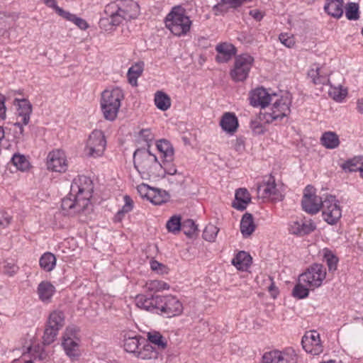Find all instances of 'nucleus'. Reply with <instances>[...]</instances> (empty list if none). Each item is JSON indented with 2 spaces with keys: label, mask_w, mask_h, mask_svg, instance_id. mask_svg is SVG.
I'll use <instances>...</instances> for the list:
<instances>
[{
  "label": "nucleus",
  "mask_w": 363,
  "mask_h": 363,
  "mask_svg": "<svg viewBox=\"0 0 363 363\" xmlns=\"http://www.w3.org/2000/svg\"><path fill=\"white\" fill-rule=\"evenodd\" d=\"M301 206L305 212L311 215L322 209L323 219L330 225L335 224L342 216V210L335 196L328 195L323 200L315 194V189L311 185L304 189Z\"/></svg>",
  "instance_id": "nucleus-1"
},
{
  "label": "nucleus",
  "mask_w": 363,
  "mask_h": 363,
  "mask_svg": "<svg viewBox=\"0 0 363 363\" xmlns=\"http://www.w3.org/2000/svg\"><path fill=\"white\" fill-rule=\"evenodd\" d=\"M106 17L99 20L100 28L111 30L123 21L136 18L140 14V6L133 0H116L108 4L104 9Z\"/></svg>",
  "instance_id": "nucleus-2"
},
{
  "label": "nucleus",
  "mask_w": 363,
  "mask_h": 363,
  "mask_svg": "<svg viewBox=\"0 0 363 363\" xmlns=\"http://www.w3.org/2000/svg\"><path fill=\"white\" fill-rule=\"evenodd\" d=\"M133 163L143 179H158L162 177V164L149 149H137L133 154Z\"/></svg>",
  "instance_id": "nucleus-3"
},
{
  "label": "nucleus",
  "mask_w": 363,
  "mask_h": 363,
  "mask_svg": "<svg viewBox=\"0 0 363 363\" xmlns=\"http://www.w3.org/2000/svg\"><path fill=\"white\" fill-rule=\"evenodd\" d=\"M124 95L122 89L114 88L105 90L101 94V108L104 118L110 121H114L121 107Z\"/></svg>",
  "instance_id": "nucleus-4"
},
{
  "label": "nucleus",
  "mask_w": 363,
  "mask_h": 363,
  "mask_svg": "<svg viewBox=\"0 0 363 363\" xmlns=\"http://www.w3.org/2000/svg\"><path fill=\"white\" fill-rule=\"evenodd\" d=\"M164 23L171 33L177 36L186 35L191 26V21L181 6L174 7L166 16Z\"/></svg>",
  "instance_id": "nucleus-5"
},
{
  "label": "nucleus",
  "mask_w": 363,
  "mask_h": 363,
  "mask_svg": "<svg viewBox=\"0 0 363 363\" xmlns=\"http://www.w3.org/2000/svg\"><path fill=\"white\" fill-rule=\"evenodd\" d=\"M291 102V94L289 92L284 93L273 102L270 111L263 113L264 119L268 123L281 121L290 113Z\"/></svg>",
  "instance_id": "nucleus-6"
},
{
  "label": "nucleus",
  "mask_w": 363,
  "mask_h": 363,
  "mask_svg": "<svg viewBox=\"0 0 363 363\" xmlns=\"http://www.w3.org/2000/svg\"><path fill=\"white\" fill-rule=\"evenodd\" d=\"M326 277V270L321 264L314 263L299 275V280L304 283L311 290H314L322 285Z\"/></svg>",
  "instance_id": "nucleus-7"
},
{
  "label": "nucleus",
  "mask_w": 363,
  "mask_h": 363,
  "mask_svg": "<svg viewBox=\"0 0 363 363\" xmlns=\"http://www.w3.org/2000/svg\"><path fill=\"white\" fill-rule=\"evenodd\" d=\"M106 147L104 133L100 130H94L89 135L84 148V152L89 157H101Z\"/></svg>",
  "instance_id": "nucleus-8"
},
{
  "label": "nucleus",
  "mask_w": 363,
  "mask_h": 363,
  "mask_svg": "<svg viewBox=\"0 0 363 363\" xmlns=\"http://www.w3.org/2000/svg\"><path fill=\"white\" fill-rule=\"evenodd\" d=\"M71 194L78 196L81 200H85L88 206L90 204V199L94 191L92 180L86 176L81 175L74 178L70 186Z\"/></svg>",
  "instance_id": "nucleus-9"
},
{
  "label": "nucleus",
  "mask_w": 363,
  "mask_h": 363,
  "mask_svg": "<svg viewBox=\"0 0 363 363\" xmlns=\"http://www.w3.org/2000/svg\"><path fill=\"white\" fill-rule=\"evenodd\" d=\"M254 62V58L248 54H242L235 57L233 68L230 75L235 82H244L248 77Z\"/></svg>",
  "instance_id": "nucleus-10"
},
{
  "label": "nucleus",
  "mask_w": 363,
  "mask_h": 363,
  "mask_svg": "<svg viewBox=\"0 0 363 363\" xmlns=\"http://www.w3.org/2000/svg\"><path fill=\"white\" fill-rule=\"evenodd\" d=\"M183 309L182 302L176 296H160L158 311L167 318L180 315L183 312Z\"/></svg>",
  "instance_id": "nucleus-11"
},
{
  "label": "nucleus",
  "mask_w": 363,
  "mask_h": 363,
  "mask_svg": "<svg viewBox=\"0 0 363 363\" xmlns=\"http://www.w3.org/2000/svg\"><path fill=\"white\" fill-rule=\"evenodd\" d=\"M85 203V200H81L78 196L72 195L70 191L68 196L62 199L61 208L64 214L73 216L87 209L88 206Z\"/></svg>",
  "instance_id": "nucleus-12"
},
{
  "label": "nucleus",
  "mask_w": 363,
  "mask_h": 363,
  "mask_svg": "<svg viewBox=\"0 0 363 363\" xmlns=\"http://www.w3.org/2000/svg\"><path fill=\"white\" fill-rule=\"evenodd\" d=\"M263 363H297L296 354L293 350L284 352L272 350L265 352L262 357Z\"/></svg>",
  "instance_id": "nucleus-13"
},
{
  "label": "nucleus",
  "mask_w": 363,
  "mask_h": 363,
  "mask_svg": "<svg viewBox=\"0 0 363 363\" xmlns=\"http://www.w3.org/2000/svg\"><path fill=\"white\" fill-rule=\"evenodd\" d=\"M301 344L304 350L313 355H318L323 350L320 335L315 330L306 333L302 337Z\"/></svg>",
  "instance_id": "nucleus-14"
},
{
  "label": "nucleus",
  "mask_w": 363,
  "mask_h": 363,
  "mask_svg": "<svg viewBox=\"0 0 363 363\" xmlns=\"http://www.w3.org/2000/svg\"><path fill=\"white\" fill-rule=\"evenodd\" d=\"M63 350L71 361L79 359L81 356L79 340L68 336L67 334L62 337V344Z\"/></svg>",
  "instance_id": "nucleus-15"
},
{
  "label": "nucleus",
  "mask_w": 363,
  "mask_h": 363,
  "mask_svg": "<svg viewBox=\"0 0 363 363\" xmlns=\"http://www.w3.org/2000/svg\"><path fill=\"white\" fill-rule=\"evenodd\" d=\"M273 96L276 94L271 95L263 87H259L250 91V104L253 107L265 108L273 101Z\"/></svg>",
  "instance_id": "nucleus-16"
},
{
  "label": "nucleus",
  "mask_w": 363,
  "mask_h": 363,
  "mask_svg": "<svg viewBox=\"0 0 363 363\" xmlns=\"http://www.w3.org/2000/svg\"><path fill=\"white\" fill-rule=\"evenodd\" d=\"M47 160L49 169L57 172H65L67 170V160L62 151L57 150L50 152Z\"/></svg>",
  "instance_id": "nucleus-17"
},
{
  "label": "nucleus",
  "mask_w": 363,
  "mask_h": 363,
  "mask_svg": "<svg viewBox=\"0 0 363 363\" xmlns=\"http://www.w3.org/2000/svg\"><path fill=\"white\" fill-rule=\"evenodd\" d=\"M160 296L138 294L135 297L136 306L147 311H158Z\"/></svg>",
  "instance_id": "nucleus-18"
},
{
  "label": "nucleus",
  "mask_w": 363,
  "mask_h": 363,
  "mask_svg": "<svg viewBox=\"0 0 363 363\" xmlns=\"http://www.w3.org/2000/svg\"><path fill=\"white\" fill-rule=\"evenodd\" d=\"M216 50L218 52L216 60L219 63L228 62L236 53L235 47L232 44L226 43L217 45Z\"/></svg>",
  "instance_id": "nucleus-19"
},
{
  "label": "nucleus",
  "mask_w": 363,
  "mask_h": 363,
  "mask_svg": "<svg viewBox=\"0 0 363 363\" xmlns=\"http://www.w3.org/2000/svg\"><path fill=\"white\" fill-rule=\"evenodd\" d=\"M14 104L18 106V115L22 117L23 123L25 125H28L33 111L32 104L26 99H15Z\"/></svg>",
  "instance_id": "nucleus-20"
},
{
  "label": "nucleus",
  "mask_w": 363,
  "mask_h": 363,
  "mask_svg": "<svg viewBox=\"0 0 363 363\" xmlns=\"http://www.w3.org/2000/svg\"><path fill=\"white\" fill-rule=\"evenodd\" d=\"M315 229L313 223H303L299 221H292L289 224V231L291 234L303 236L308 235Z\"/></svg>",
  "instance_id": "nucleus-21"
},
{
  "label": "nucleus",
  "mask_w": 363,
  "mask_h": 363,
  "mask_svg": "<svg viewBox=\"0 0 363 363\" xmlns=\"http://www.w3.org/2000/svg\"><path fill=\"white\" fill-rule=\"evenodd\" d=\"M220 125L224 131L233 134L239 125L238 118L234 113L226 112L221 117Z\"/></svg>",
  "instance_id": "nucleus-22"
},
{
  "label": "nucleus",
  "mask_w": 363,
  "mask_h": 363,
  "mask_svg": "<svg viewBox=\"0 0 363 363\" xmlns=\"http://www.w3.org/2000/svg\"><path fill=\"white\" fill-rule=\"evenodd\" d=\"M308 77L311 79V81L315 85H326L329 83L328 74L324 73L318 65L312 66L308 72Z\"/></svg>",
  "instance_id": "nucleus-23"
},
{
  "label": "nucleus",
  "mask_w": 363,
  "mask_h": 363,
  "mask_svg": "<svg viewBox=\"0 0 363 363\" xmlns=\"http://www.w3.org/2000/svg\"><path fill=\"white\" fill-rule=\"evenodd\" d=\"M251 197L246 189L240 188L236 190L235 194V201L232 206L237 210L244 211L247 205L250 202Z\"/></svg>",
  "instance_id": "nucleus-24"
},
{
  "label": "nucleus",
  "mask_w": 363,
  "mask_h": 363,
  "mask_svg": "<svg viewBox=\"0 0 363 363\" xmlns=\"http://www.w3.org/2000/svg\"><path fill=\"white\" fill-rule=\"evenodd\" d=\"M257 191L263 198H267L272 195H276L277 193V189L274 177L272 175L268 177L267 179L264 181L263 184L258 186Z\"/></svg>",
  "instance_id": "nucleus-25"
},
{
  "label": "nucleus",
  "mask_w": 363,
  "mask_h": 363,
  "mask_svg": "<svg viewBox=\"0 0 363 363\" xmlns=\"http://www.w3.org/2000/svg\"><path fill=\"white\" fill-rule=\"evenodd\" d=\"M343 0H326L324 9L328 15L340 18L343 14Z\"/></svg>",
  "instance_id": "nucleus-26"
},
{
  "label": "nucleus",
  "mask_w": 363,
  "mask_h": 363,
  "mask_svg": "<svg viewBox=\"0 0 363 363\" xmlns=\"http://www.w3.org/2000/svg\"><path fill=\"white\" fill-rule=\"evenodd\" d=\"M252 263V257L245 251L239 252L232 259V264L238 270L246 271Z\"/></svg>",
  "instance_id": "nucleus-27"
},
{
  "label": "nucleus",
  "mask_w": 363,
  "mask_h": 363,
  "mask_svg": "<svg viewBox=\"0 0 363 363\" xmlns=\"http://www.w3.org/2000/svg\"><path fill=\"white\" fill-rule=\"evenodd\" d=\"M253 216L250 213H245L240 221V232L244 238H247L252 234L255 230Z\"/></svg>",
  "instance_id": "nucleus-28"
},
{
  "label": "nucleus",
  "mask_w": 363,
  "mask_h": 363,
  "mask_svg": "<svg viewBox=\"0 0 363 363\" xmlns=\"http://www.w3.org/2000/svg\"><path fill=\"white\" fill-rule=\"evenodd\" d=\"M320 144L327 149L337 148L340 143L339 136L335 132L326 131L320 137Z\"/></svg>",
  "instance_id": "nucleus-29"
},
{
  "label": "nucleus",
  "mask_w": 363,
  "mask_h": 363,
  "mask_svg": "<svg viewBox=\"0 0 363 363\" xmlns=\"http://www.w3.org/2000/svg\"><path fill=\"white\" fill-rule=\"evenodd\" d=\"M167 179L172 191L179 193L184 190L186 177L182 172L169 176Z\"/></svg>",
  "instance_id": "nucleus-30"
},
{
  "label": "nucleus",
  "mask_w": 363,
  "mask_h": 363,
  "mask_svg": "<svg viewBox=\"0 0 363 363\" xmlns=\"http://www.w3.org/2000/svg\"><path fill=\"white\" fill-rule=\"evenodd\" d=\"M55 291V286L48 281H42L38 286L39 298L43 301H49Z\"/></svg>",
  "instance_id": "nucleus-31"
},
{
  "label": "nucleus",
  "mask_w": 363,
  "mask_h": 363,
  "mask_svg": "<svg viewBox=\"0 0 363 363\" xmlns=\"http://www.w3.org/2000/svg\"><path fill=\"white\" fill-rule=\"evenodd\" d=\"M157 149L162 155L164 160L167 161H172L174 156V148L171 143L165 140L162 139L156 143Z\"/></svg>",
  "instance_id": "nucleus-32"
},
{
  "label": "nucleus",
  "mask_w": 363,
  "mask_h": 363,
  "mask_svg": "<svg viewBox=\"0 0 363 363\" xmlns=\"http://www.w3.org/2000/svg\"><path fill=\"white\" fill-rule=\"evenodd\" d=\"M148 343L156 347L160 352L163 351L167 346V342L165 338L159 332L148 333Z\"/></svg>",
  "instance_id": "nucleus-33"
},
{
  "label": "nucleus",
  "mask_w": 363,
  "mask_h": 363,
  "mask_svg": "<svg viewBox=\"0 0 363 363\" xmlns=\"http://www.w3.org/2000/svg\"><path fill=\"white\" fill-rule=\"evenodd\" d=\"M156 107L161 111H167L171 106L170 97L162 91H157L154 99Z\"/></svg>",
  "instance_id": "nucleus-34"
},
{
  "label": "nucleus",
  "mask_w": 363,
  "mask_h": 363,
  "mask_svg": "<svg viewBox=\"0 0 363 363\" xmlns=\"http://www.w3.org/2000/svg\"><path fill=\"white\" fill-rule=\"evenodd\" d=\"M160 352L155 347L150 343H146L143 345L142 350L138 352V357L142 359H156L158 357Z\"/></svg>",
  "instance_id": "nucleus-35"
},
{
  "label": "nucleus",
  "mask_w": 363,
  "mask_h": 363,
  "mask_svg": "<svg viewBox=\"0 0 363 363\" xmlns=\"http://www.w3.org/2000/svg\"><path fill=\"white\" fill-rule=\"evenodd\" d=\"M143 62H138L130 67L128 71L127 77L129 83L132 86H137L138 78L142 74L143 71Z\"/></svg>",
  "instance_id": "nucleus-36"
},
{
  "label": "nucleus",
  "mask_w": 363,
  "mask_h": 363,
  "mask_svg": "<svg viewBox=\"0 0 363 363\" xmlns=\"http://www.w3.org/2000/svg\"><path fill=\"white\" fill-rule=\"evenodd\" d=\"M48 325L57 328V329L60 330L65 325L64 313L60 311H54L52 312L49 315Z\"/></svg>",
  "instance_id": "nucleus-37"
},
{
  "label": "nucleus",
  "mask_w": 363,
  "mask_h": 363,
  "mask_svg": "<svg viewBox=\"0 0 363 363\" xmlns=\"http://www.w3.org/2000/svg\"><path fill=\"white\" fill-rule=\"evenodd\" d=\"M39 264L45 271L50 272L56 264V257L51 252H45L40 258Z\"/></svg>",
  "instance_id": "nucleus-38"
},
{
  "label": "nucleus",
  "mask_w": 363,
  "mask_h": 363,
  "mask_svg": "<svg viewBox=\"0 0 363 363\" xmlns=\"http://www.w3.org/2000/svg\"><path fill=\"white\" fill-rule=\"evenodd\" d=\"M123 199L125 204L123 206L122 208L119 210L115 215L113 218L115 222H121L124 218L125 214L129 213L133 210V199L128 195H125Z\"/></svg>",
  "instance_id": "nucleus-39"
},
{
  "label": "nucleus",
  "mask_w": 363,
  "mask_h": 363,
  "mask_svg": "<svg viewBox=\"0 0 363 363\" xmlns=\"http://www.w3.org/2000/svg\"><path fill=\"white\" fill-rule=\"evenodd\" d=\"M362 157H354L353 158L346 160L340 164V167L345 172H353L359 171L360 169L359 164L362 165Z\"/></svg>",
  "instance_id": "nucleus-40"
},
{
  "label": "nucleus",
  "mask_w": 363,
  "mask_h": 363,
  "mask_svg": "<svg viewBox=\"0 0 363 363\" xmlns=\"http://www.w3.org/2000/svg\"><path fill=\"white\" fill-rule=\"evenodd\" d=\"M182 218L180 216L174 215L167 222L166 227L169 232L174 234L178 233L182 228Z\"/></svg>",
  "instance_id": "nucleus-41"
},
{
  "label": "nucleus",
  "mask_w": 363,
  "mask_h": 363,
  "mask_svg": "<svg viewBox=\"0 0 363 363\" xmlns=\"http://www.w3.org/2000/svg\"><path fill=\"white\" fill-rule=\"evenodd\" d=\"M345 16L350 21H357L359 18V5L354 2L348 3L345 7Z\"/></svg>",
  "instance_id": "nucleus-42"
},
{
  "label": "nucleus",
  "mask_w": 363,
  "mask_h": 363,
  "mask_svg": "<svg viewBox=\"0 0 363 363\" xmlns=\"http://www.w3.org/2000/svg\"><path fill=\"white\" fill-rule=\"evenodd\" d=\"M311 288L308 287L304 283H301L298 279V284H296L293 289L292 294L294 297L301 299L308 297Z\"/></svg>",
  "instance_id": "nucleus-43"
},
{
  "label": "nucleus",
  "mask_w": 363,
  "mask_h": 363,
  "mask_svg": "<svg viewBox=\"0 0 363 363\" xmlns=\"http://www.w3.org/2000/svg\"><path fill=\"white\" fill-rule=\"evenodd\" d=\"M140 345L139 337H125L123 347L126 352L130 353L135 352Z\"/></svg>",
  "instance_id": "nucleus-44"
},
{
  "label": "nucleus",
  "mask_w": 363,
  "mask_h": 363,
  "mask_svg": "<svg viewBox=\"0 0 363 363\" xmlns=\"http://www.w3.org/2000/svg\"><path fill=\"white\" fill-rule=\"evenodd\" d=\"M58 331L59 330H57V328L47 325L43 337L44 345H48L52 344L55 341Z\"/></svg>",
  "instance_id": "nucleus-45"
},
{
  "label": "nucleus",
  "mask_w": 363,
  "mask_h": 363,
  "mask_svg": "<svg viewBox=\"0 0 363 363\" xmlns=\"http://www.w3.org/2000/svg\"><path fill=\"white\" fill-rule=\"evenodd\" d=\"M181 230L187 237H192L198 230L197 225L191 219H186L182 223Z\"/></svg>",
  "instance_id": "nucleus-46"
},
{
  "label": "nucleus",
  "mask_w": 363,
  "mask_h": 363,
  "mask_svg": "<svg viewBox=\"0 0 363 363\" xmlns=\"http://www.w3.org/2000/svg\"><path fill=\"white\" fill-rule=\"evenodd\" d=\"M219 232V229L213 224H208L206 226L203 232V238L208 242H213Z\"/></svg>",
  "instance_id": "nucleus-47"
},
{
  "label": "nucleus",
  "mask_w": 363,
  "mask_h": 363,
  "mask_svg": "<svg viewBox=\"0 0 363 363\" xmlns=\"http://www.w3.org/2000/svg\"><path fill=\"white\" fill-rule=\"evenodd\" d=\"M11 162L18 169L21 171L26 170L28 167V162L25 156L19 154L13 155L11 158Z\"/></svg>",
  "instance_id": "nucleus-48"
},
{
  "label": "nucleus",
  "mask_w": 363,
  "mask_h": 363,
  "mask_svg": "<svg viewBox=\"0 0 363 363\" xmlns=\"http://www.w3.org/2000/svg\"><path fill=\"white\" fill-rule=\"evenodd\" d=\"M165 196L162 194V192L156 189L150 191V195H149V201L155 204L160 205L166 201Z\"/></svg>",
  "instance_id": "nucleus-49"
},
{
  "label": "nucleus",
  "mask_w": 363,
  "mask_h": 363,
  "mask_svg": "<svg viewBox=\"0 0 363 363\" xmlns=\"http://www.w3.org/2000/svg\"><path fill=\"white\" fill-rule=\"evenodd\" d=\"M172 161H167L165 160H163V164H162V173L161 177H165L167 175V177L169 176H172L176 174L181 173L180 172H178L177 168L174 165L172 164L170 162Z\"/></svg>",
  "instance_id": "nucleus-50"
},
{
  "label": "nucleus",
  "mask_w": 363,
  "mask_h": 363,
  "mask_svg": "<svg viewBox=\"0 0 363 363\" xmlns=\"http://www.w3.org/2000/svg\"><path fill=\"white\" fill-rule=\"evenodd\" d=\"M324 259L327 263L329 272H334L337 269L338 259L331 252L327 251L325 253Z\"/></svg>",
  "instance_id": "nucleus-51"
},
{
  "label": "nucleus",
  "mask_w": 363,
  "mask_h": 363,
  "mask_svg": "<svg viewBox=\"0 0 363 363\" xmlns=\"http://www.w3.org/2000/svg\"><path fill=\"white\" fill-rule=\"evenodd\" d=\"M140 139L144 141L147 145V148L149 149L150 147V143L154 139V135L152 133L150 129H143L139 133Z\"/></svg>",
  "instance_id": "nucleus-52"
},
{
  "label": "nucleus",
  "mask_w": 363,
  "mask_h": 363,
  "mask_svg": "<svg viewBox=\"0 0 363 363\" xmlns=\"http://www.w3.org/2000/svg\"><path fill=\"white\" fill-rule=\"evenodd\" d=\"M19 267L13 262H6L4 265V273L9 277L13 276L18 271Z\"/></svg>",
  "instance_id": "nucleus-53"
},
{
  "label": "nucleus",
  "mask_w": 363,
  "mask_h": 363,
  "mask_svg": "<svg viewBox=\"0 0 363 363\" xmlns=\"http://www.w3.org/2000/svg\"><path fill=\"white\" fill-rule=\"evenodd\" d=\"M279 39L287 48H291L295 43L294 37L289 35L287 33H281Z\"/></svg>",
  "instance_id": "nucleus-54"
},
{
  "label": "nucleus",
  "mask_w": 363,
  "mask_h": 363,
  "mask_svg": "<svg viewBox=\"0 0 363 363\" xmlns=\"http://www.w3.org/2000/svg\"><path fill=\"white\" fill-rule=\"evenodd\" d=\"M149 288L157 291L167 290L169 289V285L162 281L154 280L150 282Z\"/></svg>",
  "instance_id": "nucleus-55"
},
{
  "label": "nucleus",
  "mask_w": 363,
  "mask_h": 363,
  "mask_svg": "<svg viewBox=\"0 0 363 363\" xmlns=\"http://www.w3.org/2000/svg\"><path fill=\"white\" fill-rule=\"evenodd\" d=\"M250 128L255 134L260 135L264 133V127L258 119L252 120L250 122Z\"/></svg>",
  "instance_id": "nucleus-56"
},
{
  "label": "nucleus",
  "mask_w": 363,
  "mask_h": 363,
  "mask_svg": "<svg viewBox=\"0 0 363 363\" xmlns=\"http://www.w3.org/2000/svg\"><path fill=\"white\" fill-rule=\"evenodd\" d=\"M154 188H150L148 185L143 184L137 187L138 192L143 198H146L149 200V195H150V191L153 190Z\"/></svg>",
  "instance_id": "nucleus-57"
},
{
  "label": "nucleus",
  "mask_w": 363,
  "mask_h": 363,
  "mask_svg": "<svg viewBox=\"0 0 363 363\" xmlns=\"http://www.w3.org/2000/svg\"><path fill=\"white\" fill-rule=\"evenodd\" d=\"M12 220V217L6 212L0 211V226L5 228L8 226Z\"/></svg>",
  "instance_id": "nucleus-58"
},
{
  "label": "nucleus",
  "mask_w": 363,
  "mask_h": 363,
  "mask_svg": "<svg viewBox=\"0 0 363 363\" xmlns=\"http://www.w3.org/2000/svg\"><path fill=\"white\" fill-rule=\"evenodd\" d=\"M56 13L59 16H62L63 18H65L67 21H69L72 17H73V13H71L67 11H65L62 8H57V11Z\"/></svg>",
  "instance_id": "nucleus-59"
},
{
  "label": "nucleus",
  "mask_w": 363,
  "mask_h": 363,
  "mask_svg": "<svg viewBox=\"0 0 363 363\" xmlns=\"http://www.w3.org/2000/svg\"><path fill=\"white\" fill-rule=\"evenodd\" d=\"M249 14L257 21H260L263 18L262 13L257 9L250 10Z\"/></svg>",
  "instance_id": "nucleus-60"
},
{
  "label": "nucleus",
  "mask_w": 363,
  "mask_h": 363,
  "mask_svg": "<svg viewBox=\"0 0 363 363\" xmlns=\"http://www.w3.org/2000/svg\"><path fill=\"white\" fill-rule=\"evenodd\" d=\"M76 20V26L81 30H86L89 27L87 22L84 19L80 18L79 19Z\"/></svg>",
  "instance_id": "nucleus-61"
},
{
  "label": "nucleus",
  "mask_w": 363,
  "mask_h": 363,
  "mask_svg": "<svg viewBox=\"0 0 363 363\" xmlns=\"http://www.w3.org/2000/svg\"><path fill=\"white\" fill-rule=\"evenodd\" d=\"M330 95L337 101H341L345 96V94H343L341 91H338L337 94H336V91L335 90L333 94L332 91L329 92Z\"/></svg>",
  "instance_id": "nucleus-62"
},
{
  "label": "nucleus",
  "mask_w": 363,
  "mask_h": 363,
  "mask_svg": "<svg viewBox=\"0 0 363 363\" xmlns=\"http://www.w3.org/2000/svg\"><path fill=\"white\" fill-rule=\"evenodd\" d=\"M44 3L48 7L53 9L56 12L57 11V8H60L57 5L56 0H44Z\"/></svg>",
  "instance_id": "nucleus-63"
},
{
  "label": "nucleus",
  "mask_w": 363,
  "mask_h": 363,
  "mask_svg": "<svg viewBox=\"0 0 363 363\" xmlns=\"http://www.w3.org/2000/svg\"><path fill=\"white\" fill-rule=\"evenodd\" d=\"M357 109L358 112L363 114V99H358L357 102Z\"/></svg>",
  "instance_id": "nucleus-64"
}]
</instances>
